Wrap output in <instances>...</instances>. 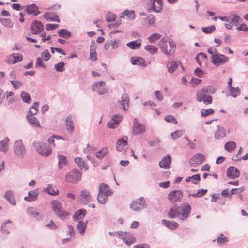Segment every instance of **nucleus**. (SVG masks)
Segmentation results:
<instances>
[{
    "mask_svg": "<svg viewBox=\"0 0 248 248\" xmlns=\"http://www.w3.org/2000/svg\"><path fill=\"white\" fill-rule=\"evenodd\" d=\"M226 175L230 179L237 178L240 176V171L233 166H230L227 170Z\"/></svg>",
    "mask_w": 248,
    "mask_h": 248,
    "instance_id": "nucleus-20",
    "label": "nucleus"
},
{
    "mask_svg": "<svg viewBox=\"0 0 248 248\" xmlns=\"http://www.w3.org/2000/svg\"><path fill=\"white\" fill-rule=\"evenodd\" d=\"M204 155L202 153H197L190 160L192 166L195 165H199L201 164L204 160Z\"/></svg>",
    "mask_w": 248,
    "mask_h": 248,
    "instance_id": "nucleus-27",
    "label": "nucleus"
},
{
    "mask_svg": "<svg viewBox=\"0 0 248 248\" xmlns=\"http://www.w3.org/2000/svg\"><path fill=\"white\" fill-rule=\"evenodd\" d=\"M236 147V143L232 141L227 142L224 145L225 150L229 153L232 152Z\"/></svg>",
    "mask_w": 248,
    "mask_h": 248,
    "instance_id": "nucleus-44",
    "label": "nucleus"
},
{
    "mask_svg": "<svg viewBox=\"0 0 248 248\" xmlns=\"http://www.w3.org/2000/svg\"><path fill=\"white\" fill-rule=\"evenodd\" d=\"M44 17L47 21H56L60 22L59 16L58 15L51 13H46L44 15Z\"/></svg>",
    "mask_w": 248,
    "mask_h": 248,
    "instance_id": "nucleus-40",
    "label": "nucleus"
},
{
    "mask_svg": "<svg viewBox=\"0 0 248 248\" xmlns=\"http://www.w3.org/2000/svg\"><path fill=\"white\" fill-rule=\"evenodd\" d=\"M74 162L81 170H83L84 171H87L89 170L88 164L82 158L76 157L74 159Z\"/></svg>",
    "mask_w": 248,
    "mask_h": 248,
    "instance_id": "nucleus-29",
    "label": "nucleus"
},
{
    "mask_svg": "<svg viewBox=\"0 0 248 248\" xmlns=\"http://www.w3.org/2000/svg\"><path fill=\"white\" fill-rule=\"evenodd\" d=\"M141 45V42L140 39L131 41L126 44V46L129 48L133 50L138 49L140 47Z\"/></svg>",
    "mask_w": 248,
    "mask_h": 248,
    "instance_id": "nucleus-37",
    "label": "nucleus"
},
{
    "mask_svg": "<svg viewBox=\"0 0 248 248\" xmlns=\"http://www.w3.org/2000/svg\"><path fill=\"white\" fill-rule=\"evenodd\" d=\"M108 197V196H107L106 194L102 193L101 189H100V190H98V193L97 199L98 202L100 204H105L107 201Z\"/></svg>",
    "mask_w": 248,
    "mask_h": 248,
    "instance_id": "nucleus-41",
    "label": "nucleus"
},
{
    "mask_svg": "<svg viewBox=\"0 0 248 248\" xmlns=\"http://www.w3.org/2000/svg\"><path fill=\"white\" fill-rule=\"evenodd\" d=\"M14 151L17 158L23 159L26 153V149L22 140L19 139L15 141L14 145Z\"/></svg>",
    "mask_w": 248,
    "mask_h": 248,
    "instance_id": "nucleus-7",
    "label": "nucleus"
},
{
    "mask_svg": "<svg viewBox=\"0 0 248 248\" xmlns=\"http://www.w3.org/2000/svg\"><path fill=\"white\" fill-rule=\"evenodd\" d=\"M64 124L67 131L72 134L74 131L75 126L71 114L68 115L65 119Z\"/></svg>",
    "mask_w": 248,
    "mask_h": 248,
    "instance_id": "nucleus-18",
    "label": "nucleus"
},
{
    "mask_svg": "<svg viewBox=\"0 0 248 248\" xmlns=\"http://www.w3.org/2000/svg\"><path fill=\"white\" fill-rule=\"evenodd\" d=\"M123 119V116L120 114H116L112 116L108 122V126L111 129L117 127Z\"/></svg>",
    "mask_w": 248,
    "mask_h": 248,
    "instance_id": "nucleus-13",
    "label": "nucleus"
},
{
    "mask_svg": "<svg viewBox=\"0 0 248 248\" xmlns=\"http://www.w3.org/2000/svg\"><path fill=\"white\" fill-rule=\"evenodd\" d=\"M95 42H93V41L91 43V45L90 46V59L92 61H96L97 58V54L95 51Z\"/></svg>",
    "mask_w": 248,
    "mask_h": 248,
    "instance_id": "nucleus-39",
    "label": "nucleus"
},
{
    "mask_svg": "<svg viewBox=\"0 0 248 248\" xmlns=\"http://www.w3.org/2000/svg\"><path fill=\"white\" fill-rule=\"evenodd\" d=\"M9 139L5 137L3 140L0 141V151L6 153L8 149Z\"/></svg>",
    "mask_w": 248,
    "mask_h": 248,
    "instance_id": "nucleus-38",
    "label": "nucleus"
},
{
    "mask_svg": "<svg viewBox=\"0 0 248 248\" xmlns=\"http://www.w3.org/2000/svg\"><path fill=\"white\" fill-rule=\"evenodd\" d=\"M131 62L132 65L141 66H145V60L141 58L138 57H132L131 58Z\"/></svg>",
    "mask_w": 248,
    "mask_h": 248,
    "instance_id": "nucleus-31",
    "label": "nucleus"
},
{
    "mask_svg": "<svg viewBox=\"0 0 248 248\" xmlns=\"http://www.w3.org/2000/svg\"><path fill=\"white\" fill-rule=\"evenodd\" d=\"M180 64V62L174 61L168 62L166 64V67L168 69V72L170 73H173L176 70Z\"/></svg>",
    "mask_w": 248,
    "mask_h": 248,
    "instance_id": "nucleus-30",
    "label": "nucleus"
},
{
    "mask_svg": "<svg viewBox=\"0 0 248 248\" xmlns=\"http://www.w3.org/2000/svg\"><path fill=\"white\" fill-rule=\"evenodd\" d=\"M31 29L32 34H37L43 31L44 26L40 21H35L31 24Z\"/></svg>",
    "mask_w": 248,
    "mask_h": 248,
    "instance_id": "nucleus-23",
    "label": "nucleus"
},
{
    "mask_svg": "<svg viewBox=\"0 0 248 248\" xmlns=\"http://www.w3.org/2000/svg\"><path fill=\"white\" fill-rule=\"evenodd\" d=\"M116 15L110 12H108L106 14V21L108 22L113 21L116 18Z\"/></svg>",
    "mask_w": 248,
    "mask_h": 248,
    "instance_id": "nucleus-60",
    "label": "nucleus"
},
{
    "mask_svg": "<svg viewBox=\"0 0 248 248\" xmlns=\"http://www.w3.org/2000/svg\"><path fill=\"white\" fill-rule=\"evenodd\" d=\"M11 85L13 86V88L15 89H19L21 86H22L23 84V83L22 82H19L17 80H10V81Z\"/></svg>",
    "mask_w": 248,
    "mask_h": 248,
    "instance_id": "nucleus-63",
    "label": "nucleus"
},
{
    "mask_svg": "<svg viewBox=\"0 0 248 248\" xmlns=\"http://www.w3.org/2000/svg\"><path fill=\"white\" fill-rule=\"evenodd\" d=\"M33 146L35 148L37 152L43 157H47L52 153V149L50 146L46 143L40 142H34Z\"/></svg>",
    "mask_w": 248,
    "mask_h": 248,
    "instance_id": "nucleus-4",
    "label": "nucleus"
},
{
    "mask_svg": "<svg viewBox=\"0 0 248 248\" xmlns=\"http://www.w3.org/2000/svg\"><path fill=\"white\" fill-rule=\"evenodd\" d=\"M12 55L13 59L12 62L13 64L20 62L23 60V57L22 55L20 53H13Z\"/></svg>",
    "mask_w": 248,
    "mask_h": 248,
    "instance_id": "nucleus-52",
    "label": "nucleus"
},
{
    "mask_svg": "<svg viewBox=\"0 0 248 248\" xmlns=\"http://www.w3.org/2000/svg\"><path fill=\"white\" fill-rule=\"evenodd\" d=\"M0 23L4 26L8 28H12L13 26V23L10 18H1Z\"/></svg>",
    "mask_w": 248,
    "mask_h": 248,
    "instance_id": "nucleus-54",
    "label": "nucleus"
},
{
    "mask_svg": "<svg viewBox=\"0 0 248 248\" xmlns=\"http://www.w3.org/2000/svg\"><path fill=\"white\" fill-rule=\"evenodd\" d=\"M12 222L11 220H8L4 221L1 225L0 231L2 233L5 235H8L10 234V227L8 226V224H11Z\"/></svg>",
    "mask_w": 248,
    "mask_h": 248,
    "instance_id": "nucleus-34",
    "label": "nucleus"
},
{
    "mask_svg": "<svg viewBox=\"0 0 248 248\" xmlns=\"http://www.w3.org/2000/svg\"><path fill=\"white\" fill-rule=\"evenodd\" d=\"M43 191L52 196H56L59 194V190H55L53 187V185L50 184H48L47 187L44 188Z\"/></svg>",
    "mask_w": 248,
    "mask_h": 248,
    "instance_id": "nucleus-42",
    "label": "nucleus"
},
{
    "mask_svg": "<svg viewBox=\"0 0 248 248\" xmlns=\"http://www.w3.org/2000/svg\"><path fill=\"white\" fill-rule=\"evenodd\" d=\"M26 117L29 124L33 127H40V123L35 117L30 116L28 114Z\"/></svg>",
    "mask_w": 248,
    "mask_h": 248,
    "instance_id": "nucleus-36",
    "label": "nucleus"
},
{
    "mask_svg": "<svg viewBox=\"0 0 248 248\" xmlns=\"http://www.w3.org/2000/svg\"><path fill=\"white\" fill-rule=\"evenodd\" d=\"M120 238L127 246H130L136 241L135 238L129 232H119L118 233Z\"/></svg>",
    "mask_w": 248,
    "mask_h": 248,
    "instance_id": "nucleus-12",
    "label": "nucleus"
},
{
    "mask_svg": "<svg viewBox=\"0 0 248 248\" xmlns=\"http://www.w3.org/2000/svg\"><path fill=\"white\" fill-rule=\"evenodd\" d=\"M124 14L127 18L131 20H134L135 18V12L133 10H124Z\"/></svg>",
    "mask_w": 248,
    "mask_h": 248,
    "instance_id": "nucleus-56",
    "label": "nucleus"
},
{
    "mask_svg": "<svg viewBox=\"0 0 248 248\" xmlns=\"http://www.w3.org/2000/svg\"><path fill=\"white\" fill-rule=\"evenodd\" d=\"M144 49L152 55L155 54L157 52V48L153 45H147L145 46Z\"/></svg>",
    "mask_w": 248,
    "mask_h": 248,
    "instance_id": "nucleus-51",
    "label": "nucleus"
},
{
    "mask_svg": "<svg viewBox=\"0 0 248 248\" xmlns=\"http://www.w3.org/2000/svg\"><path fill=\"white\" fill-rule=\"evenodd\" d=\"M120 105L121 108L124 111H126L129 108L130 101L128 95L127 94H124L121 96V99L118 101Z\"/></svg>",
    "mask_w": 248,
    "mask_h": 248,
    "instance_id": "nucleus-19",
    "label": "nucleus"
},
{
    "mask_svg": "<svg viewBox=\"0 0 248 248\" xmlns=\"http://www.w3.org/2000/svg\"><path fill=\"white\" fill-rule=\"evenodd\" d=\"M20 97L23 101L27 104H30L31 102L30 94L25 91H22L20 93Z\"/></svg>",
    "mask_w": 248,
    "mask_h": 248,
    "instance_id": "nucleus-48",
    "label": "nucleus"
},
{
    "mask_svg": "<svg viewBox=\"0 0 248 248\" xmlns=\"http://www.w3.org/2000/svg\"><path fill=\"white\" fill-rule=\"evenodd\" d=\"M161 223L167 228L171 230L176 229L179 227V224L174 221L162 220Z\"/></svg>",
    "mask_w": 248,
    "mask_h": 248,
    "instance_id": "nucleus-33",
    "label": "nucleus"
},
{
    "mask_svg": "<svg viewBox=\"0 0 248 248\" xmlns=\"http://www.w3.org/2000/svg\"><path fill=\"white\" fill-rule=\"evenodd\" d=\"M50 205L52 210L60 219L64 220L69 215V213L62 208V204L58 201H51Z\"/></svg>",
    "mask_w": 248,
    "mask_h": 248,
    "instance_id": "nucleus-3",
    "label": "nucleus"
},
{
    "mask_svg": "<svg viewBox=\"0 0 248 248\" xmlns=\"http://www.w3.org/2000/svg\"><path fill=\"white\" fill-rule=\"evenodd\" d=\"M27 212L29 215L32 216L34 218H35L38 220H42L43 218V216L40 215L37 211V209L34 207H30L28 208Z\"/></svg>",
    "mask_w": 248,
    "mask_h": 248,
    "instance_id": "nucleus-28",
    "label": "nucleus"
},
{
    "mask_svg": "<svg viewBox=\"0 0 248 248\" xmlns=\"http://www.w3.org/2000/svg\"><path fill=\"white\" fill-rule=\"evenodd\" d=\"M39 195V189L36 188L33 190L29 191L28 196H25L24 199L26 201H35L37 200Z\"/></svg>",
    "mask_w": 248,
    "mask_h": 248,
    "instance_id": "nucleus-24",
    "label": "nucleus"
},
{
    "mask_svg": "<svg viewBox=\"0 0 248 248\" xmlns=\"http://www.w3.org/2000/svg\"><path fill=\"white\" fill-rule=\"evenodd\" d=\"M155 16L153 14H150L145 18L143 20L144 24L149 26H154L155 25Z\"/></svg>",
    "mask_w": 248,
    "mask_h": 248,
    "instance_id": "nucleus-43",
    "label": "nucleus"
},
{
    "mask_svg": "<svg viewBox=\"0 0 248 248\" xmlns=\"http://www.w3.org/2000/svg\"><path fill=\"white\" fill-rule=\"evenodd\" d=\"M215 241H217L218 245L222 246L228 241V238L226 236H224L223 234H221ZM214 241H215V240H214Z\"/></svg>",
    "mask_w": 248,
    "mask_h": 248,
    "instance_id": "nucleus-53",
    "label": "nucleus"
},
{
    "mask_svg": "<svg viewBox=\"0 0 248 248\" xmlns=\"http://www.w3.org/2000/svg\"><path fill=\"white\" fill-rule=\"evenodd\" d=\"M214 111L212 108L207 109H202L201 110L202 116L206 117L214 113Z\"/></svg>",
    "mask_w": 248,
    "mask_h": 248,
    "instance_id": "nucleus-64",
    "label": "nucleus"
},
{
    "mask_svg": "<svg viewBox=\"0 0 248 248\" xmlns=\"http://www.w3.org/2000/svg\"><path fill=\"white\" fill-rule=\"evenodd\" d=\"M240 20V16L234 12L231 11L228 13V22L232 23L234 26L238 25Z\"/></svg>",
    "mask_w": 248,
    "mask_h": 248,
    "instance_id": "nucleus-17",
    "label": "nucleus"
},
{
    "mask_svg": "<svg viewBox=\"0 0 248 248\" xmlns=\"http://www.w3.org/2000/svg\"><path fill=\"white\" fill-rule=\"evenodd\" d=\"M202 89H204L205 92L208 94H214L216 92V89L214 88L212 86L204 87Z\"/></svg>",
    "mask_w": 248,
    "mask_h": 248,
    "instance_id": "nucleus-61",
    "label": "nucleus"
},
{
    "mask_svg": "<svg viewBox=\"0 0 248 248\" xmlns=\"http://www.w3.org/2000/svg\"><path fill=\"white\" fill-rule=\"evenodd\" d=\"M183 133L182 130H176L175 132L171 133V136L172 139L175 140L181 137Z\"/></svg>",
    "mask_w": 248,
    "mask_h": 248,
    "instance_id": "nucleus-62",
    "label": "nucleus"
},
{
    "mask_svg": "<svg viewBox=\"0 0 248 248\" xmlns=\"http://www.w3.org/2000/svg\"><path fill=\"white\" fill-rule=\"evenodd\" d=\"M191 207L187 203H184L180 206L172 207L168 212V216L170 219L178 218L181 221L186 220L191 213Z\"/></svg>",
    "mask_w": 248,
    "mask_h": 248,
    "instance_id": "nucleus-1",
    "label": "nucleus"
},
{
    "mask_svg": "<svg viewBox=\"0 0 248 248\" xmlns=\"http://www.w3.org/2000/svg\"><path fill=\"white\" fill-rule=\"evenodd\" d=\"M213 59L211 60V62L215 65H219L226 62L229 59L225 55L217 53L215 56H213Z\"/></svg>",
    "mask_w": 248,
    "mask_h": 248,
    "instance_id": "nucleus-15",
    "label": "nucleus"
},
{
    "mask_svg": "<svg viewBox=\"0 0 248 248\" xmlns=\"http://www.w3.org/2000/svg\"><path fill=\"white\" fill-rule=\"evenodd\" d=\"M133 134L137 135L143 133L145 131V126L144 124H141L138 122L137 118H134L133 120Z\"/></svg>",
    "mask_w": 248,
    "mask_h": 248,
    "instance_id": "nucleus-14",
    "label": "nucleus"
},
{
    "mask_svg": "<svg viewBox=\"0 0 248 248\" xmlns=\"http://www.w3.org/2000/svg\"><path fill=\"white\" fill-rule=\"evenodd\" d=\"M57 158L58 159V166L60 169H62V165H67L68 163L66 156L63 155L58 154L57 155Z\"/></svg>",
    "mask_w": 248,
    "mask_h": 248,
    "instance_id": "nucleus-45",
    "label": "nucleus"
},
{
    "mask_svg": "<svg viewBox=\"0 0 248 248\" xmlns=\"http://www.w3.org/2000/svg\"><path fill=\"white\" fill-rule=\"evenodd\" d=\"M102 190V193L106 194L108 196H110L112 194V192L109 186L104 183H101L99 186V190Z\"/></svg>",
    "mask_w": 248,
    "mask_h": 248,
    "instance_id": "nucleus-32",
    "label": "nucleus"
},
{
    "mask_svg": "<svg viewBox=\"0 0 248 248\" xmlns=\"http://www.w3.org/2000/svg\"><path fill=\"white\" fill-rule=\"evenodd\" d=\"M59 36L64 38H68L71 35V33L65 29H61L58 32Z\"/></svg>",
    "mask_w": 248,
    "mask_h": 248,
    "instance_id": "nucleus-50",
    "label": "nucleus"
},
{
    "mask_svg": "<svg viewBox=\"0 0 248 248\" xmlns=\"http://www.w3.org/2000/svg\"><path fill=\"white\" fill-rule=\"evenodd\" d=\"M147 5L149 11H153L156 13H160L162 11L163 0H149Z\"/></svg>",
    "mask_w": 248,
    "mask_h": 248,
    "instance_id": "nucleus-8",
    "label": "nucleus"
},
{
    "mask_svg": "<svg viewBox=\"0 0 248 248\" xmlns=\"http://www.w3.org/2000/svg\"><path fill=\"white\" fill-rule=\"evenodd\" d=\"M147 207L146 201L143 197L133 201L130 204V208L133 211L140 212Z\"/></svg>",
    "mask_w": 248,
    "mask_h": 248,
    "instance_id": "nucleus-6",
    "label": "nucleus"
},
{
    "mask_svg": "<svg viewBox=\"0 0 248 248\" xmlns=\"http://www.w3.org/2000/svg\"><path fill=\"white\" fill-rule=\"evenodd\" d=\"M227 133L225 129L219 125H217V129L214 133V138L218 140H222L227 136Z\"/></svg>",
    "mask_w": 248,
    "mask_h": 248,
    "instance_id": "nucleus-16",
    "label": "nucleus"
},
{
    "mask_svg": "<svg viewBox=\"0 0 248 248\" xmlns=\"http://www.w3.org/2000/svg\"><path fill=\"white\" fill-rule=\"evenodd\" d=\"M82 172L78 169H73L67 173L65 177L66 182L76 184L81 180Z\"/></svg>",
    "mask_w": 248,
    "mask_h": 248,
    "instance_id": "nucleus-5",
    "label": "nucleus"
},
{
    "mask_svg": "<svg viewBox=\"0 0 248 248\" xmlns=\"http://www.w3.org/2000/svg\"><path fill=\"white\" fill-rule=\"evenodd\" d=\"M106 84L105 81H101L98 82H94L92 85V89L96 91L100 95L106 94L108 92V89L106 87Z\"/></svg>",
    "mask_w": 248,
    "mask_h": 248,
    "instance_id": "nucleus-10",
    "label": "nucleus"
},
{
    "mask_svg": "<svg viewBox=\"0 0 248 248\" xmlns=\"http://www.w3.org/2000/svg\"><path fill=\"white\" fill-rule=\"evenodd\" d=\"M87 223L88 221H87L86 223L83 222L82 221H79L77 224V229L81 235H83L84 233L85 229L87 227L86 224Z\"/></svg>",
    "mask_w": 248,
    "mask_h": 248,
    "instance_id": "nucleus-47",
    "label": "nucleus"
},
{
    "mask_svg": "<svg viewBox=\"0 0 248 248\" xmlns=\"http://www.w3.org/2000/svg\"><path fill=\"white\" fill-rule=\"evenodd\" d=\"M161 37V35L158 33H154L150 35L148 39L150 43H153Z\"/></svg>",
    "mask_w": 248,
    "mask_h": 248,
    "instance_id": "nucleus-55",
    "label": "nucleus"
},
{
    "mask_svg": "<svg viewBox=\"0 0 248 248\" xmlns=\"http://www.w3.org/2000/svg\"><path fill=\"white\" fill-rule=\"evenodd\" d=\"M25 11L29 15L33 14L34 16H37L41 13L38 6L34 3L26 5Z\"/></svg>",
    "mask_w": 248,
    "mask_h": 248,
    "instance_id": "nucleus-22",
    "label": "nucleus"
},
{
    "mask_svg": "<svg viewBox=\"0 0 248 248\" xmlns=\"http://www.w3.org/2000/svg\"><path fill=\"white\" fill-rule=\"evenodd\" d=\"M79 199L81 202L86 204L91 202L92 197L90 192L87 190H83L80 193Z\"/></svg>",
    "mask_w": 248,
    "mask_h": 248,
    "instance_id": "nucleus-21",
    "label": "nucleus"
},
{
    "mask_svg": "<svg viewBox=\"0 0 248 248\" xmlns=\"http://www.w3.org/2000/svg\"><path fill=\"white\" fill-rule=\"evenodd\" d=\"M54 67L57 72H63L65 70V63L64 62H59L55 65Z\"/></svg>",
    "mask_w": 248,
    "mask_h": 248,
    "instance_id": "nucleus-58",
    "label": "nucleus"
},
{
    "mask_svg": "<svg viewBox=\"0 0 248 248\" xmlns=\"http://www.w3.org/2000/svg\"><path fill=\"white\" fill-rule=\"evenodd\" d=\"M196 99L199 102H203L206 105L210 104L213 101L212 97L202 89L197 92Z\"/></svg>",
    "mask_w": 248,
    "mask_h": 248,
    "instance_id": "nucleus-9",
    "label": "nucleus"
},
{
    "mask_svg": "<svg viewBox=\"0 0 248 248\" xmlns=\"http://www.w3.org/2000/svg\"><path fill=\"white\" fill-rule=\"evenodd\" d=\"M229 95L236 98L238 95L240 94V89L238 87H231L228 89Z\"/></svg>",
    "mask_w": 248,
    "mask_h": 248,
    "instance_id": "nucleus-46",
    "label": "nucleus"
},
{
    "mask_svg": "<svg viewBox=\"0 0 248 248\" xmlns=\"http://www.w3.org/2000/svg\"><path fill=\"white\" fill-rule=\"evenodd\" d=\"M168 40L166 37L161 38L158 43V46L164 54L170 56L175 51L176 45L172 40Z\"/></svg>",
    "mask_w": 248,
    "mask_h": 248,
    "instance_id": "nucleus-2",
    "label": "nucleus"
},
{
    "mask_svg": "<svg viewBox=\"0 0 248 248\" xmlns=\"http://www.w3.org/2000/svg\"><path fill=\"white\" fill-rule=\"evenodd\" d=\"M127 144V140L124 139H119L116 144V149L118 151H122L124 147Z\"/></svg>",
    "mask_w": 248,
    "mask_h": 248,
    "instance_id": "nucleus-49",
    "label": "nucleus"
},
{
    "mask_svg": "<svg viewBox=\"0 0 248 248\" xmlns=\"http://www.w3.org/2000/svg\"><path fill=\"white\" fill-rule=\"evenodd\" d=\"M86 214V211L85 209H79L77 210L73 216L74 221H77L84 218Z\"/></svg>",
    "mask_w": 248,
    "mask_h": 248,
    "instance_id": "nucleus-35",
    "label": "nucleus"
},
{
    "mask_svg": "<svg viewBox=\"0 0 248 248\" xmlns=\"http://www.w3.org/2000/svg\"><path fill=\"white\" fill-rule=\"evenodd\" d=\"M4 198L8 202L13 206L16 204L15 196L13 191L11 190H7L5 191L4 194Z\"/></svg>",
    "mask_w": 248,
    "mask_h": 248,
    "instance_id": "nucleus-26",
    "label": "nucleus"
},
{
    "mask_svg": "<svg viewBox=\"0 0 248 248\" xmlns=\"http://www.w3.org/2000/svg\"><path fill=\"white\" fill-rule=\"evenodd\" d=\"M171 162V157L169 154L164 156L159 162V166L160 168L167 169L170 168Z\"/></svg>",
    "mask_w": 248,
    "mask_h": 248,
    "instance_id": "nucleus-25",
    "label": "nucleus"
},
{
    "mask_svg": "<svg viewBox=\"0 0 248 248\" xmlns=\"http://www.w3.org/2000/svg\"><path fill=\"white\" fill-rule=\"evenodd\" d=\"M183 197V192L179 190H173L168 195V200L172 203L180 202Z\"/></svg>",
    "mask_w": 248,
    "mask_h": 248,
    "instance_id": "nucleus-11",
    "label": "nucleus"
},
{
    "mask_svg": "<svg viewBox=\"0 0 248 248\" xmlns=\"http://www.w3.org/2000/svg\"><path fill=\"white\" fill-rule=\"evenodd\" d=\"M216 30L215 26L211 25L207 27L202 28V31L206 34H209L212 33Z\"/></svg>",
    "mask_w": 248,
    "mask_h": 248,
    "instance_id": "nucleus-59",
    "label": "nucleus"
},
{
    "mask_svg": "<svg viewBox=\"0 0 248 248\" xmlns=\"http://www.w3.org/2000/svg\"><path fill=\"white\" fill-rule=\"evenodd\" d=\"M107 154V149L102 148L101 150L96 153V157L100 159H102Z\"/></svg>",
    "mask_w": 248,
    "mask_h": 248,
    "instance_id": "nucleus-57",
    "label": "nucleus"
}]
</instances>
